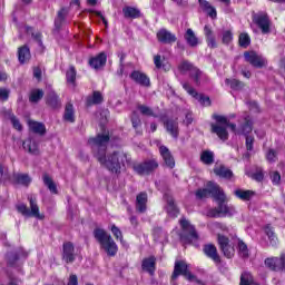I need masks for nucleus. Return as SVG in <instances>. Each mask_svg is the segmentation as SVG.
<instances>
[{
  "label": "nucleus",
  "mask_w": 285,
  "mask_h": 285,
  "mask_svg": "<svg viewBox=\"0 0 285 285\" xmlns=\"http://www.w3.org/2000/svg\"><path fill=\"white\" fill-rule=\"evenodd\" d=\"M17 210L24 215V217H30V209L24 204H20L17 206Z\"/></svg>",
  "instance_id": "nucleus-56"
},
{
  "label": "nucleus",
  "mask_w": 285,
  "mask_h": 285,
  "mask_svg": "<svg viewBox=\"0 0 285 285\" xmlns=\"http://www.w3.org/2000/svg\"><path fill=\"white\" fill-rule=\"evenodd\" d=\"M184 39L187 45H189L190 48H197L199 46V38L195 35V31L193 29H187Z\"/></svg>",
  "instance_id": "nucleus-24"
},
{
  "label": "nucleus",
  "mask_w": 285,
  "mask_h": 285,
  "mask_svg": "<svg viewBox=\"0 0 285 285\" xmlns=\"http://www.w3.org/2000/svg\"><path fill=\"white\" fill-rule=\"evenodd\" d=\"M233 41V31L232 30H225L222 33V42L225 46H228Z\"/></svg>",
  "instance_id": "nucleus-50"
},
{
  "label": "nucleus",
  "mask_w": 285,
  "mask_h": 285,
  "mask_svg": "<svg viewBox=\"0 0 285 285\" xmlns=\"http://www.w3.org/2000/svg\"><path fill=\"white\" fill-rule=\"evenodd\" d=\"M43 184L45 186H47L48 190H50L52 195H58L59 190L57 189V183H55V180L45 179Z\"/></svg>",
  "instance_id": "nucleus-48"
},
{
  "label": "nucleus",
  "mask_w": 285,
  "mask_h": 285,
  "mask_svg": "<svg viewBox=\"0 0 285 285\" xmlns=\"http://www.w3.org/2000/svg\"><path fill=\"white\" fill-rule=\"evenodd\" d=\"M254 21L258 28H261L263 35H268L271 32V18L268 13L259 12L254 17Z\"/></svg>",
  "instance_id": "nucleus-9"
},
{
  "label": "nucleus",
  "mask_w": 285,
  "mask_h": 285,
  "mask_svg": "<svg viewBox=\"0 0 285 285\" xmlns=\"http://www.w3.org/2000/svg\"><path fill=\"white\" fill-rule=\"evenodd\" d=\"M47 106H50L53 110H57L61 108V100L59 99V96L55 91H50L47 95Z\"/></svg>",
  "instance_id": "nucleus-25"
},
{
  "label": "nucleus",
  "mask_w": 285,
  "mask_h": 285,
  "mask_svg": "<svg viewBox=\"0 0 285 285\" xmlns=\"http://www.w3.org/2000/svg\"><path fill=\"white\" fill-rule=\"evenodd\" d=\"M94 235L100 244V247L104 248L109 257H115V255H117L119 247H117V243H115V239H112L110 234H107L104 229H95Z\"/></svg>",
  "instance_id": "nucleus-3"
},
{
  "label": "nucleus",
  "mask_w": 285,
  "mask_h": 285,
  "mask_svg": "<svg viewBox=\"0 0 285 285\" xmlns=\"http://www.w3.org/2000/svg\"><path fill=\"white\" fill-rule=\"evenodd\" d=\"M200 161L205 164V166H213L215 164V153L210 150H205L200 154Z\"/></svg>",
  "instance_id": "nucleus-40"
},
{
  "label": "nucleus",
  "mask_w": 285,
  "mask_h": 285,
  "mask_svg": "<svg viewBox=\"0 0 285 285\" xmlns=\"http://www.w3.org/2000/svg\"><path fill=\"white\" fill-rule=\"evenodd\" d=\"M183 88L191 97H198L197 90H195V88H193V86H190V83H188V82L183 83Z\"/></svg>",
  "instance_id": "nucleus-54"
},
{
  "label": "nucleus",
  "mask_w": 285,
  "mask_h": 285,
  "mask_svg": "<svg viewBox=\"0 0 285 285\" xmlns=\"http://www.w3.org/2000/svg\"><path fill=\"white\" fill-rule=\"evenodd\" d=\"M157 168H159V163H157L156 159H149L134 165V170L138 175H150V173H155Z\"/></svg>",
  "instance_id": "nucleus-6"
},
{
  "label": "nucleus",
  "mask_w": 285,
  "mask_h": 285,
  "mask_svg": "<svg viewBox=\"0 0 285 285\" xmlns=\"http://www.w3.org/2000/svg\"><path fill=\"white\" fill-rule=\"evenodd\" d=\"M155 266L156 259L154 256L145 258L141 264L142 271H146V273H149V275H155Z\"/></svg>",
  "instance_id": "nucleus-32"
},
{
  "label": "nucleus",
  "mask_w": 285,
  "mask_h": 285,
  "mask_svg": "<svg viewBox=\"0 0 285 285\" xmlns=\"http://www.w3.org/2000/svg\"><path fill=\"white\" fill-rule=\"evenodd\" d=\"M214 173L217 177H222L223 179H232L233 170L222 164H216L214 166Z\"/></svg>",
  "instance_id": "nucleus-19"
},
{
  "label": "nucleus",
  "mask_w": 285,
  "mask_h": 285,
  "mask_svg": "<svg viewBox=\"0 0 285 285\" xmlns=\"http://www.w3.org/2000/svg\"><path fill=\"white\" fill-rule=\"evenodd\" d=\"M67 83H70L73 88L77 86V69L75 66H70L66 72Z\"/></svg>",
  "instance_id": "nucleus-42"
},
{
  "label": "nucleus",
  "mask_w": 285,
  "mask_h": 285,
  "mask_svg": "<svg viewBox=\"0 0 285 285\" xmlns=\"http://www.w3.org/2000/svg\"><path fill=\"white\" fill-rule=\"evenodd\" d=\"M66 17H68V9L61 8L58 11L57 18L55 19V27L57 30H61V26H63V21H66Z\"/></svg>",
  "instance_id": "nucleus-38"
},
{
  "label": "nucleus",
  "mask_w": 285,
  "mask_h": 285,
  "mask_svg": "<svg viewBox=\"0 0 285 285\" xmlns=\"http://www.w3.org/2000/svg\"><path fill=\"white\" fill-rule=\"evenodd\" d=\"M195 68H196L195 65H193L188 60H183L178 65V70L180 72V75H186L187 72H189V75H190L195 70Z\"/></svg>",
  "instance_id": "nucleus-41"
},
{
  "label": "nucleus",
  "mask_w": 285,
  "mask_h": 285,
  "mask_svg": "<svg viewBox=\"0 0 285 285\" xmlns=\"http://www.w3.org/2000/svg\"><path fill=\"white\" fill-rule=\"evenodd\" d=\"M13 184L16 186H30V179H17Z\"/></svg>",
  "instance_id": "nucleus-61"
},
{
  "label": "nucleus",
  "mask_w": 285,
  "mask_h": 285,
  "mask_svg": "<svg viewBox=\"0 0 285 285\" xmlns=\"http://www.w3.org/2000/svg\"><path fill=\"white\" fill-rule=\"evenodd\" d=\"M253 275L248 272H245L240 275V283L239 285H250L253 282Z\"/></svg>",
  "instance_id": "nucleus-51"
},
{
  "label": "nucleus",
  "mask_w": 285,
  "mask_h": 285,
  "mask_svg": "<svg viewBox=\"0 0 285 285\" xmlns=\"http://www.w3.org/2000/svg\"><path fill=\"white\" fill-rule=\"evenodd\" d=\"M67 285H79V281L77 278V275L75 274H71L69 276V281H68V284Z\"/></svg>",
  "instance_id": "nucleus-63"
},
{
  "label": "nucleus",
  "mask_w": 285,
  "mask_h": 285,
  "mask_svg": "<svg viewBox=\"0 0 285 285\" xmlns=\"http://www.w3.org/2000/svg\"><path fill=\"white\" fill-rule=\"evenodd\" d=\"M271 246H277L279 244V239L277 238V235L272 234V236H268Z\"/></svg>",
  "instance_id": "nucleus-60"
},
{
  "label": "nucleus",
  "mask_w": 285,
  "mask_h": 285,
  "mask_svg": "<svg viewBox=\"0 0 285 285\" xmlns=\"http://www.w3.org/2000/svg\"><path fill=\"white\" fill-rule=\"evenodd\" d=\"M236 246H237V250H238V256L242 257V259H248V257H250V252L248 250V245H246V243H244V240L237 238Z\"/></svg>",
  "instance_id": "nucleus-30"
},
{
  "label": "nucleus",
  "mask_w": 285,
  "mask_h": 285,
  "mask_svg": "<svg viewBox=\"0 0 285 285\" xmlns=\"http://www.w3.org/2000/svg\"><path fill=\"white\" fill-rule=\"evenodd\" d=\"M204 32H205L208 48H212V49L217 48V40L215 39V33H213V29H210V26L206 24L204 27Z\"/></svg>",
  "instance_id": "nucleus-27"
},
{
  "label": "nucleus",
  "mask_w": 285,
  "mask_h": 285,
  "mask_svg": "<svg viewBox=\"0 0 285 285\" xmlns=\"http://www.w3.org/2000/svg\"><path fill=\"white\" fill-rule=\"evenodd\" d=\"M255 144V137L246 136V149L250 153L253 150V145Z\"/></svg>",
  "instance_id": "nucleus-57"
},
{
  "label": "nucleus",
  "mask_w": 285,
  "mask_h": 285,
  "mask_svg": "<svg viewBox=\"0 0 285 285\" xmlns=\"http://www.w3.org/2000/svg\"><path fill=\"white\" fill-rule=\"evenodd\" d=\"M179 275H183V277H186L188 282H193L195 279V275H193L190 271H188V264H186L185 261L175 262L171 279H177Z\"/></svg>",
  "instance_id": "nucleus-5"
},
{
  "label": "nucleus",
  "mask_w": 285,
  "mask_h": 285,
  "mask_svg": "<svg viewBox=\"0 0 285 285\" xmlns=\"http://www.w3.org/2000/svg\"><path fill=\"white\" fill-rule=\"evenodd\" d=\"M179 224L180 228L183 229L180 239L184 242V244H193V242H197V239H199L197 229H195V226L191 225L190 222H188L186 218H181Z\"/></svg>",
  "instance_id": "nucleus-4"
},
{
  "label": "nucleus",
  "mask_w": 285,
  "mask_h": 285,
  "mask_svg": "<svg viewBox=\"0 0 285 285\" xmlns=\"http://www.w3.org/2000/svg\"><path fill=\"white\" fill-rule=\"evenodd\" d=\"M106 61H108V56L106 52H100L89 60V66H91L94 70H99V68H104V66H106Z\"/></svg>",
  "instance_id": "nucleus-16"
},
{
  "label": "nucleus",
  "mask_w": 285,
  "mask_h": 285,
  "mask_svg": "<svg viewBox=\"0 0 285 285\" xmlns=\"http://www.w3.org/2000/svg\"><path fill=\"white\" fill-rule=\"evenodd\" d=\"M99 104H104V95L100 91H94L86 98V106H98Z\"/></svg>",
  "instance_id": "nucleus-31"
},
{
  "label": "nucleus",
  "mask_w": 285,
  "mask_h": 285,
  "mask_svg": "<svg viewBox=\"0 0 285 285\" xmlns=\"http://www.w3.org/2000/svg\"><path fill=\"white\" fill-rule=\"evenodd\" d=\"M212 132L214 135H217L218 138H220L222 141H228V129L226 128V125L216 121V124L210 125Z\"/></svg>",
  "instance_id": "nucleus-14"
},
{
  "label": "nucleus",
  "mask_w": 285,
  "mask_h": 285,
  "mask_svg": "<svg viewBox=\"0 0 285 285\" xmlns=\"http://www.w3.org/2000/svg\"><path fill=\"white\" fill-rule=\"evenodd\" d=\"M238 46L240 48H248V46H250V36L246 32L240 33L238 36Z\"/></svg>",
  "instance_id": "nucleus-46"
},
{
  "label": "nucleus",
  "mask_w": 285,
  "mask_h": 285,
  "mask_svg": "<svg viewBox=\"0 0 285 285\" xmlns=\"http://www.w3.org/2000/svg\"><path fill=\"white\" fill-rule=\"evenodd\" d=\"M225 83H226V86H229V88H232V90H244V87L246 86L244 82H242V80H238L235 78L225 79Z\"/></svg>",
  "instance_id": "nucleus-43"
},
{
  "label": "nucleus",
  "mask_w": 285,
  "mask_h": 285,
  "mask_svg": "<svg viewBox=\"0 0 285 285\" xmlns=\"http://www.w3.org/2000/svg\"><path fill=\"white\" fill-rule=\"evenodd\" d=\"M109 141V134H98L95 138H90L88 144L91 146V150L99 164L106 166L110 173L118 175V173H121V164H124L126 156L124 154L114 153L106 158Z\"/></svg>",
  "instance_id": "nucleus-1"
},
{
  "label": "nucleus",
  "mask_w": 285,
  "mask_h": 285,
  "mask_svg": "<svg viewBox=\"0 0 285 285\" xmlns=\"http://www.w3.org/2000/svg\"><path fill=\"white\" fill-rule=\"evenodd\" d=\"M240 132L242 135H245V137L253 132V120L250 119V116L244 118V124L240 125Z\"/></svg>",
  "instance_id": "nucleus-39"
},
{
  "label": "nucleus",
  "mask_w": 285,
  "mask_h": 285,
  "mask_svg": "<svg viewBox=\"0 0 285 285\" xmlns=\"http://www.w3.org/2000/svg\"><path fill=\"white\" fill-rule=\"evenodd\" d=\"M22 146L31 155H39V142L35 138H28L23 141Z\"/></svg>",
  "instance_id": "nucleus-23"
},
{
  "label": "nucleus",
  "mask_w": 285,
  "mask_h": 285,
  "mask_svg": "<svg viewBox=\"0 0 285 285\" xmlns=\"http://www.w3.org/2000/svg\"><path fill=\"white\" fill-rule=\"evenodd\" d=\"M265 234L267 235V237L273 236V235L275 234V229L273 228V226L267 225V226L265 227Z\"/></svg>",
  "instance_id": "nucleus-64"
},
{
  "label": "nucleus",
  "mask_w": 285,
  "mask_h": 285,
  "mask_svg": "<svg viewBox=\"0 0 285 285\" xmlns=\"http://www.w3.org/2000/svg\"><path fill=\"white\" fill-rule=\"evenodd\" d=\"M111 233L116 239L124 242V234L121 233V229H119V227H117L116 225H112Z\"/></svg>",
  "instance_id": "nucleus-53"
},
{
  "label": "nucleus",
  "mask_w": 285,
  "mask_h": 285,
  "mask_svg": "<svg viewBox=\"0 0 285 285\" xmlns=\"http://www.w3.org/2000/svg\"><path fill=\"white\" fill-rule=\"evenodd\" d=\"M77 259V254L75 253V245L70 242H66L62 245V261L66 264H72Z\"/></svg>",
  "instance_id": "nucleus-10"
},
{
  "label": "nucleus",
  "mask_w": 285,
  "mask_h": 285,
  "mask_svg": "<svg viewBox=\"0 0 285 285\" xmlns=\"http://www.w3.org/2000/svg\"><path fill=\"white\" fill-rule=\"evenodd\" d=\"M235 197L240 199L242 202H250L253 197H255V191L249 190V189H235L234 190Z\"/></svg>",
  "instance_id": "nucleus-29"
},
{
  "label": "nucleus",
  "mask_w": 285,
  "mask_h": 285,
  "mask_svg": "<svg viewBox=\"0 0 285 285\" xmlns=\"http://www.w3.org/2000/svg\"><path fill=\"white\" fill-rule=\"evenodd\" d=\"M30 57V48H28V46H22L18 49V59L20 63H28Z\"/></svg>",
  "instance_id": "nucleus-36"
},
{
  "label": "nucleus",
  "mask_w": 285,
  "mask_h": 285,
  "mask_svg": "<svg viewBox=\"0 0 285 285\" xmlns=\"http://www.w3.org/2000/svg\"><path fill=\"white\" fill-rule=\"evenodd\" d=\"M190 79H193L196 86H202L205 81H208V76L199 70L197 67L189 73Z\"/></svg>",
  "instance_id": "nucleus-21"
},
{
  "label": "nucleus",
  "mask_w": 285,
  "mask_h": 285,
  "mask_svg": "<svg viewBox=\"0 0 285 285\" xmlns=\"http://www.w3.org/2000/svg\"><path fill=\"white\" fill-rule=\"evenodd\" d=\"M28 126L31 132H35L36 135H40V136L46 135V125H43L42 122L28 120Z\"/></svg>",
  "instance_id": "nucleus-26"
},
{
  "label": "nucleus",
  "mask_w": 285,
  "mask_h": 285,
  "mask_svg": "<svg viewBox=\"0 0 285 285\" xmlns=\"http://www.w3.org/2000/svg\"><path fill=\"white\" fill-rule=\"evenodd\" d=\"M157 39L160 43H175V41H177V36L166 29H160L157 32Z\"/></svg>",
  "instance_id": "nucleus-18"
},
{
  "label": "nucleus",
  "mask_w": 285,
  "mask_h": 285,
  "mask_svg": "<svg viewBox=\"0 0 285 285\" xmlns=\"http://www.w3.org/2000/svg\"><path fill=\"white\" fill-rule=\"evenodd\" d=\"M245 61L250 63L253 68H266L268 61L264 56L258 55L255 51H245L244 52Z\"/></svg>",
  "instance_id": "nucleus-7"
},
{
  "label": "nucleus",
  "mask_w": 285,
  "mask_h": 285,
  "mask_svg": "<svg viewBox=\"0 0 285 285\" xmlns=\"http://www.w3.org/2000/svg\"><path fill=\"white\" fill-rule=\"evenodd\" d=\"M8 97H10V90L6 88H0V99L2 101H8Z\"/></svg>",
  "instance_id": "nucleus-58"
},
{
  "label": "nucleus",
  "mask_w": 285,
  "mask_h": 285,
  "mask_svg": "<svg viewBox=\"0 0 285 285\" xmlns=\"http://www.w3.org/2000/svg\"><path fill=\"white\" fill-rule=\"evenodd\" d=\"M214 119L218 124H223L225 126V128H227V129L230 128V130L233 132H237V125L230 122V120H228V118H226V116L214 115Z\"/></svg>",
  "instance_id": "nucleus-35"
},
{
  "label": "nucleus",
  "mask_w": 285,
  "mask_h": 285,
  "mask_svg": "<svg viewBox=\"0 0 285 285\" xmlns=\"http://www.w3.org/2000/svg\"><path fill=\"white\" fill-rule=\"evenodd\" d=\"M28 200L30 204V217H37L38 219H41V214H39V205H37V197L30 195L28 196Z\"/></svg>",
  "instance_id": "nucleus-34"
},
{
  "label": "nucleus",
  "mask_w": 285,
  "mask_h": 285,
  "mask_svg": "<svg viewBox=\"0 0 285 285\" xmlns=\"http://www.w3.org/2000/svg\"><path fill=\"white\" fill-rule=\"evenodd\" d=\"M137 110H139L140 115H142L144 117H156L155 111L153 110V108H150L146 105L138 104L137 105Z\"/></svg>",
  "instance_id": "nucleus-45"
},
{
  "label": "nucleus",
  "mask_w": 285,
  "mask_h": 285,
  "mask_svg": "<svg viewBox=\"0 0 285 285\" xmlns=\"http://www.w3.org/2000/svg\"><path fill=\"white\" fill-rule=\"evenodd\" d=\"M246 175L252 179H264V169L258 166H253L250 169H246Z\"/></svg>",
  "instance_id": "nucleus-33"
},
{
  "label": "nucleus",
  "mask_w": 285,
  "mask_h": 285,
  "mask_svg": "<svg viewBox=\"0 0 285 285\" xmlns=\"http://www.w3.org/2000/svg\"><path fill=\"white\" fill-rule=\"evenodd\" d=\"M41 99H43V89H33L30 92L29 101L31 104H39V101H41Z\"/></svg>",
  "instance_id": "nucleus-44"
},
{
  "label": "nucleus",
  "mask_w": 285,
  "mask_h": 285,
  "mask_svg": "<svg viewBox=\"0 0 285 285\" xmlns=\"http://www.w3.org/2000/svg\"><path fill=\"white\" fill-rule=\"evenodd\" d=\"M265 266L271 271H285V254L281 257H271L265 259Z\"/></svg>",
  "instance_id": "nucleus-11"
},
{
  "label": "nucleus",
  "mask_w": 285,
  "mask_h": 285,
  "mask_svg": "<svg viewBox=\"0 0 285 285\" xmlns=\"http://www.w3.org/2000/svg\"><path fill=\"white\" fill-rule=\"evenodd\" d=\"M205 12L212 19H217V9L215 7H210L208 9H205Z\"/></svg>",
  "instance_id": "nucleus-59"
},
{
  "label": "nucleus",
  "mask_w": 285,
  "mask_h": 285,
  "mask_svg": "<svg viewBox=\"0 0 285 285\" xmlns=\"http://www.w3.org/2000/svg\"><path fill=\"white\" fill-rule=\"evenodd\" d=\"M129 77L132 81H135V83H138V86L150 88V78L146 73L135 70Z\"/></svg>",
  "instance_id": "nucleus-13"
},
{
  "label": "nucleus",
  "mask_w": 285,
  "mask_h": 285,
  "mask_svg": "<svg viewBox=\"0 0 285 285\" xmlns=\"http://www.w3.org/2000/svg\"><path fill=\"white\" fill-rule=\"evenodd\" d=\"M208 195H212V197L218 202V207L209 212L210 217H233V215H235V207L224 204V202H226V194H224L222 187L213 181H208L207 188L196 191L197 199H206Z\"/></svg>",
  "instance_id": "nucleus-2"
},
{
  "label": "nucleus",
  "mask_w": 285,
  "mask_h": 285,
  "mask_svg": "<svg viewBox=\"0 0 285 285\" xmlns=\"http://www.w3.org/2000/svg\"><path fill=\"white\" fill-rule=\"evenodd\" d=\"M165 57H161V55L154 56V66L157 70H161V68H166V65H164Z\"/></svg>",
  "instance_id": "nucleus-49"
},
{
  "label": "nucleus",
  "mask_w": 285,
  "mask_h": 285,
  "mask_svg": "<svg viewBox=\"0 0 285 285\" xmlns=\"http://www.w3.org/2000/svg\"><path fill=\"white\" fill-rule=\"evenodd\" d=\"M165 126H166L167 131H169V134L171 135V137H174L175 139H177V137H179V122H177V120L168 119L165 122Z\"/></svg>",
  "instance_id": "nucleus-28"
},
{
  "label": "nucleus",
  "mask_w": 285,
  "mask_h": 285,
  "mask_svg": "<svg viewBox=\"0 0 285 285\" xmlns=\"http://www.w3.org/2000/svg\"><path fill=\"white\" fill-rule=\"evenodd\" d=\"M146 204H148V194H146L145 191H141L136 197V210L138 213H145Z\"/></svg>",
  "instance_id": "nucleus-22"
},
{
  "label": "nucleus",
  "mask_w": 285,
  "mask_h": 285,
  "mask_svg": "<svg viewBox=\"0 0 285 285\" xmlns=\"http://www.w3.org/2000/svg\"><path fill=\"white\" fill-rule=\"evenodd\" d=\"M266 157L267 161L274 164V161H277V151H275V149H269Z\"/></svg>",
  "instance_id": "nucleus-55"
},
{
  "label": "nucleus",
  "mask_w": 285,
  "mask_h": 285,
  "mask_svg": "<svg viewBox=\"0 0 285 285\" xmlns=\"http://www.w3.org/2000/svg\"><path fill=\"white\" fill-rule=\"evenodd\" d=\"M198 2H199L202 10H204V12H205V10H208L212 7L210 2H208L206 0H198Z\"/></svg>",
  "instance_id": "nucleus-62"
},
{
  "label": "nucleus",
  "mask_w": 285,
  "mask_h": 285,
  "mask_svg": "<svg viewBox=\"0 0 285 285\" xmlns=\"http://www.w3.org/2000/svg\"><path fill=\"white\" fill-rule=\"evenodd\" d=\"M10 121L16 130H19V132H21V130H23V125H21V121L18 120L17 116L11 115Z\"/></svg>",
  "instance_id": "nucleus-52"
},
{
  "label": "nucleus",
  "mask_w": 285,
  "mask_h": 285,
  "mask_svg": "<svg viewBox=\"0 0 285 285\" xmlns=\"http://www.w3.org/2000/svg\"><path fill=\"white\" fill-rule=\"evenodd\" d=\"M159 153L165 166H167V168H175V157L173 153H170V149L163 145L159 147Z\"/></svg>",
  "instance_id": "nucleus-15"
},
{
  "label": "nucleus",
  "mask_w": 285,
  "mask_h": 285,
  "mask_svg": "<svg viewBox=\"0 0 285 285\" xmlns=\"http://www.w3.org/2000/svg\"><path fill=\"white\" fill-rule=\"evenodd\" d=\"M122 14L126 19H141V10L137 7L126 6L122 8Z\"/></svg>",
  "instance_id": "nucleus-20"
},
{
  "label": "nucleus",
  "mask_w": 285,
  "mask_h": 285,
  "mask_svg": "<svg viewBox=\"0 0 285 285\" xmlns=\"http://www.w3.org/2000/svg\"><path fill=\"white\" fill-rule=\"evenodd\" d=\"M63 119L69 124H75V106L71 102H68L65 107Z\"/></svg>",
  "instance_id": "nucleus-37"
},
{
  "label": "nucleus",
  "mask_w": 285,
  "mask_h": 285,
  "mask_svg": "<svg viewBox=\"0 0 285 285\" xmlns=\"http://www.w3.org/2000/svg\"><path fill=\"white\" fill-rule=\"evenodd\" d=\"M217 242L223 255L227 257V259H233V257H235V247L230 244V239L222 234H218Z\"/></svg>",
  "instance_id": "nucleus-8"
},
{
  "label": "nucleus",
  "mask_w": 285,
  "mask_h": 285,
  "mask_svg": "<svg viewBox=\"0 0 285 285\" xmlns=\"http://www.w3.org/2000/svg\"><path fill=\"white\" fill-rule=\"evenodd\" d=\"M130 121L135 130H139V128H141V118L139 117V114H137V111H132L130 116Z\"/></svg>",
  "instance_id": "nucleus-47"
},
{
  "label": "nucleus",
  "mask_w": 285,
  "mask_h": 285,
  "mask_svg": "<svg viewBox=\"0 0 285 285\" xmlns=\"http://www.w3.org/2000/svg\"><path fill=\"white\" fill-rule=\"evenodd\" d=\"M203 253L215 264H222V257L219 256V252H217V247L214 244L204 245Z\"/></svg>",
  "instance_id": "nucleus-12"
},
{
  "label": "nucleus",
  "mask_w": 285,
  "mask_h": 285,
  "mask_svg": "<svg viewBox=\"0 0 285 285\" xmlns=\"http://www.w3.org/2000/svg\"><path fill=\"white\" fill-rule=\"evenodd\" d=\"M164 199L167 202V214L169 217H177L179 215V208H177V205H175V199L169 194L164 195Z\"/></svg>",
  "instance_id": "nucleus-17"
}]
</instances>
